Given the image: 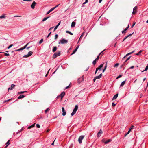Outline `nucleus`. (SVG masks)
<instances>
[{
  "mask_svg": "<svg viewBox=\"0 0 148 148\" xmlns=\"http://www.w3.org/2000/svg\"><path fill=\"white\" fill-rule=\"evenodd\" d=\"M78 108V106L77 105H76L75 107V108L73 110V112L76 113L77 111V110Z\"/></svg>",
  "mask_w": 148,
  "mask_h": 148,
  "instance_id": "6e6552de",
  "label": "nucleus"
},
{
  "mask_svg": "<svg viewBox=\"0 0 148 148\" xmlns=\"http://www.w3.org/2000/svg\"><path fill=\"white\" fill-rule=\"evenodd\" d=\"M52 11V9H51V8L49 10L47 13L46 14L47 15L49 14Z\"/></svg>",
  "mask_w": 148,
  "mask_h": 148,
  "instance_id": "393cba45",
  "label": "nucleus"
},
{
  "mask_svg": "<svg viewBox=\"0 0 148 148\" xmlns=\"http://www.w3.org/2000/svg\"><path fill=\"white\" fill-rule=\"evenodd\" d=\"M79 47V46H77V47L75 49V50H74L73 53L71 54V55H72L74 53H75L77 51V50L78 49Z\"/></svg>",
  "mask_w": 148,
  "mask_h": 148,
  "instance_id": "9b49d317",
  "label": "nucleus"
},
{
  "mask_svg": "<svg viewBox=\"0 0 148 148\" xmlns=\"http://www.w3.org/2000/svg\"><path fill=\"white\" fill-rule=\"evenodd\" d=\"M56 8V7H54L52 8H51V9H52V11L54 9H55Z\"/></svg>",
  "mask_w": 148,
  "mask_h": 148,
  "instance_id": "680f3d73",
  "label": "nucleus"
},
{
  "mask_svg": "<svg viewBox=\"0 0 148 148\" xmlns=\"http://www.w3.org/2000/svg\"><path fill=\"white\" fill-rule=\"evenodd\" d=\"M24 49L23 48V47H22V48H21L18 49H16V50H15V51H21V50H23Z\"/></svg>",
  "mask_w": 148,
  "mask_h": 148,
  "instance_id": "6ab92c4d",
  "label": "nucleus"
},
{
  "mask_svg": "<svg viewBox=\"0 0 148 148\" xmlns=\"http://www.w3.org/2000/svg\"><path fill=\"white\" fill-rule=\"evenodd\" d=\"M75 113L73 112H72L71 113V116H73L75 114Z\"/></svg>",
  "mask_w": 148,
  "mask_h": 148,
  "instance_id": "8fccbe9b",
  "label": "nucleus"
},
{
  "mask_svg": "<svg viewBox=\"0 0 148 148\" xmlns=\"http://www.w3.org/2000/svg\"><path fill=\"white\" fill-rule=\"evenodd\" d=\"M84 35V33H83L82 34H81V36H80V38L78 42H79V41L80 38H81L83 37V36Z\"/></svg>",
  "mask_w": 148,
  "mask_h": 148,
  "instance_id": "cd10ccee",
  "label": "nucleus"
},
{
  "mask_svg": "<svg viewBox=\"0 0 148 148\" xmlns=\"http://www.w3.org/2000/svg\"><path fill=\"white\" fill-rule=\"evenodd\" d=\"M122 76V75H119V76H118V77H117V78H120Z\"/></svg>",
  "mask_w": 148,
  "mask_h": 148,
  "instance_id": "bf43d9fd",
  "label": "nucleus"
},
{
  "mask_svg": "<svg viewBox=\"0 0 148 148\" xmlns=\"http://www.w3.org/2000/svg\"><path fill=\"white\" fill-rule=\"evenodd\" d=\"M134 126L133 125H132L130 128V130H132L134 128Z\"/></svg>",
  "mask_w": 148,
  "mask_h": 148,
  "instance_id": "c03bdc74",
  "label": "nucleus"
},
{
  "mask_svg": "<svg viewBox=\"0 0 148 148\" xmlns=\"http://www.w3.org/2000/svg\"><path fill=\"white\" fill-rule=\"evenodd\" d=\"M60 51L55 53L53 56V58H56L57 57L60 56Z\"/></svg>",
  "mask_w": 148,
  "mask_h": 148,
  "instance_id": "f257e3e1",
  "label": "nucleus"
},
{
  "mask_svg": "<svg viewBox=\"0 0 148 148\" xmlns=\"http://www.w3.org/2000/svg\"><path fill=\"white\" fill-rule=\"evenodd\" d=\"M13 46V44H11L8 47H7V49H10V48L12 46Z\"/></svg>",
  "mask_w": 148,
  "mask_h": 148,
  "instance_id": "4c0bfd02",
  "label": "nucleus"
},
{
  "mask_svg": "<svg viewBox=\"0 0 148 148\" xmlns=\"http://www.w3.org/2000/svg\"><path fill=\"white\" fill-rule=\"evenodd\" d=\"M102 133V131L101 130H100L97 133V136L98 137L100 136L101 134Z\"/></svg>",
  "mask_w": 148,
  "mask_h": 148,
  "instance_id": "9d476101",
  "label": "nucleus"
},
{
  "mask_svg": "<svg viewBox=\"0 0 148 148\" xmlns=\"http://www.w3.org/2000/svg\"><path fill=\"white\" fill-rule=\"evenodd\" d=\"M62 115L63 116H64L66 115V112L65 110L64 107L62 108Z\"/></svg>",
  "mask_w": 148,
  "mask_h": 148,
  "instance_id": "1a4fd4ad",
  "label": "nucleus"
},
{
  "mask_svg": "<svg viewBox=\"0 0 148 148\" xmlns=\"http://www.w3.org/2000/svg\"><path fill=\"white\" fill-rule=\"evenodd\" d=\"M118 94H116L114 95L112 98V100H114L116 99L118 96Z\"/></svg>",
  "mask_w": 148,
  "mask_h": 148,
  "instance_id": "4468645a",
  "label": "nucleus"
},
{
  "mask_svg": "<svg viewBox=\"0 0 148 148\" xmlns=\"http://www.w3.org/2000/svg\"><path fill=\"white\" fill-rule=\"evenodd\" d=\"M125 83V81H123L121 83V84L120 86H123Z\"/></svg>",
  "mask_w": 148,
  "mask_h": 148,
  "instance_id": "412c9836",
  "label": "nucleus"
},
{
  "mask_svg": "<svg viewBox=\"0 0 148 148\" xmlns=\"http://www.w3.org/2000/svg\"><path fill=\"white\" fill-rule=\"evenodd\" d=\"M102 73L100 74L99 76H97L95 77V79H99L102 76Z\"/></svg>",
  "mask_w": 148,
  "mask_h": 148,
  "instance_id": "2eb2a0df",
  "label": "nucleus"
},
{
  "mask_svg": "<svg viewBox=\"0 0 148 148\" xmlns=\"http://www.w3.org/2000/svg\"><path fill=\"white\" fill-rule=\"evenodd\" d=\"M22 130H23V129L22 128L20 130H18V132H17L16 133V134H18V133H19L20 132H21Z\"/></svg>",
  "mask_w": 148,
  "mask_h": 148,
  "instance_id": "e433bc0d",
  "label": "nucleus"
},
{
  "mask_svg": "<svg viewBox=\"0 0 148 148\" xmlns=\"http://www.w3.org/2000/svg\"><path fill=\"white\" fill-rule=\"evenodd\" d=\"M36 127L38 128H39L40 127V125L39 124H36Z\"/></svg>",
  "mask_w": 148,
  "mask_h": 148,
  "instance_id": "49530a36",
  "label": "nucleus"
},
{
  "mask_svg": "<svg viewBox=\"0 0 148 148\" xmlns=\"http://www.w3.org/2000/svg\"><path fill=\"white\" fill-rule=\"evenodd\" d=\"M57 49V47L56 46L53 47V49H52V51L54 52L56 51Z\"/></svg>",
  "mask_w": 148,
  "mask_h": 148,
  "instance_id": "f3484780",
  "label": "nucleus"
},
{
  "mask_svg": "<svg viewBox=\"0 0 148 148\" xmlns=\"http://www.w3.org/2000/svg\"><path fill=\"white\" fill-rule=\"evenodd\" d=\"M103 64H101L99 66L98 68L99 69V71L101 70V69L103 67Z\"/></svg>",
  "mask_w": 148,
  "mask_h": 148,
  "instance_id": "a211bd4d",
  "label": "nucleus"
},
{
  "mask_svg": "<svg viewBox=\"0 0 148 148\" xmlns=\"http://www.w3.org/2000/svg\"><path fill=\"white\" fill-rule=\"evenodd\" d=\"M66 33L69 34H70L71 35H73V33H71V32H70L69 31H66Z\"/></svg>",
  "mask_w": 148,
  "mask_h": 148,
  "instance_id": "a878e982",
  "label": "nucleus"
},
{
  "mask_svg": "<svg viewBox=\"0 0 148 148\" xmlns=\"http://www.w3.org/2000/svg\"><path fill=\"white\" fill-rule=\"evenodd\" d=\"M3 53H4V55H5V56H9L10 55L9 54H8V53H4V52H3Z\"/></svg>",
  "mask_w": 148,
  "mask_h": 148,
  "instance_id": "37998d69",
  "label": "nucleus"
},
{
  "mask_svg": "<svg viewBox=\"0 0 148 148\" xmlns=\"http://www.w3.org/2000/svg\"><path fill=\"white\" fill-rule=\"evenodd\" d=\"M10 140L8 141L6 143V144L7 145L5 147V148L8 145H9L10 144V143L9 142Z\"/></svg>",
  "mask_w": 148,
  "mask_h": 148,
  "instance_id": "c756f323",
  "label": "nucleus"
},
{
  "mask_svg": "<svg viewBox=\"0 0 148 148\" xmlns=\"http://www.w3.org/2000/svg\"><path fill=\"white\" fill-rule=\"evenodd\" d=\"M65 92H62L58 96H57V98H58L59 97H60L61 98V99H62L63 97L65 95Z\"/></svg>",
  "mask_w": 148,
  "mask_h": 148,
  "instance_id": "20e7f679",
  "label": "nucleus"
},
{
  "mask_svg": "<svg viewBox=\"0 0 148 148\" xmlns=\"http://www.w3.org/2000/svg\"><path fill=\"white\" fill-rule=\"evenodd\" d=\"M51 32H50L49 34H48V35L47 36V38H48L49 37V36L51 34Z\"/></svg>",
  "mask_w": 148,
  "mask_h": 148,
  "instance_id": "3c124183",
  "label": "nucleus"
},
{
  "mask_svg": "<svg viewBox=\"0 0 148 148\" xmlns=\"http://www.w3.org/2000/svg\"><path fill=\"white\" fill-rule=\"evenodd\" d=\"M84 78L83 77V76L80 78L78 79V82L79 83V84L81 82L84 81Z\"/></svg>",
  "mask_w": 148,
  "mask_h": 148,
  "instance_id": "423d86ee",
  "label": "nucleus"
},
{
  "mask_svg": "<svg viewBox=\"0 0 148 148\" xmlns=\"http://www.w3.org/2000/svg\"><path fill=\"white\" fill-rule=\"evenodd\" d=\"M116 104H115L113 102L112 103V106H115Z\"/></svg>",
  "mask_w": 148,
  "mask_h": 148,
  "instance_id": "5fc2aeb1",
  "label": "nucleus"
},
{
  "mask_svg": "<svg viewBox=\"0 0 148 148\" xmlns=\"http://www.w3.org/2000/svg\"><path fill=\"white\" fill-rule=\"evenodd\" d=\"M131 54V52H130V53H128L125 56H124V57L123 58V60H124L125 59V57H126V56H128V55H129Z\"/></svg>",
  "mask_w": 148,
  "mask_h": 148,
  "instance_id": "5701e85b",
  "label": "nucleus"
},
{
  "mask_svg": "<svg viewBox=\"0 0 148 148\" xmlns=\"http://www.w3.org/2000/svg\"><path fill=\"white\" fill-rule=\"evenodd\" d=\"M88 3V2H87V1H85V2H84L83 3V4H86V3Z\"/></svg>",
  "mask_w": 148,
  "mask_h": 148,
  "instance_id": "338daca9",
  "label": "nucleus"
},
{
  "mask_svg": "<svg viewBox=\"0 0 148 148\" xmlns=\"http://www.w3.org/2000/svg\"><path fill=\"white\" fill-rule=\"evenodd\" d=\"M131 56H130L124 62V63H125L128 60H129L130 59Z\"/></svg>",
  "mask_w": 148,
  "mask_h": 148,
  "instance_id": "a19ab883",
  "label": "nucleus"
},
{
  "mask_svg": "<svg viewBox=\"0 0 148 148\" xmlns=\"http://www.w3.org/2000/svg\"><path fill=\"white\" fill-rule=\"evenodd\" d=\"M137 7L136 6L135 7L133 8V11L132 13L133 14H135L136 13V12H137Z\"/></svg>",
  "mask_w": 148,
  "mask_h": 148,
  "instance_id": "0eeeda50",
  "label": "nucleus"
},
{
  "mask_svg": "<svg viewBox=\"0 0 148 148\" xmlns=\"http://www.w3.org/2000/svg\"><path fill=\"white\" fill-rule=\"evenodd\" d=\"M29 43H27L24 47H23V48L24 49H25V48H26V47L28 45Z\"/></svg>",
  "mask_w": 148,
  "mask_h": 148,
  "instance_id": "ea45409f",
  "label": "nucleus"
},
{
  "mask_svg": "<svg viewBox=\"0 0 148 148\" xmlns=\"http://www.w3.org/2000/svg\"><path fill=\"white\" fill-rule=\"evenodd\" d=\"M58 26H57V25H56L55 27L54 28V31H55L57 29V28L58 27Z\"/></svg>",
  "mask_w": 148,
  "mask_h": 148,
  "instance_id": "864d4df0",
  "label": "nucleus"
},
{
  "mask_svg": "<svg viewBox=\"0 0 148 148\" xmlns=\"http://www.w3.org/2000/svg\"><path fill=\"white\" fill-rule=\"evenodd\" d=\"M27 91H21L19 92H18V94H23V93H25V92H27Z\"/></svg>",
  "mask_w": 148,
  "mask_h": 148,
  "instance_id": "473e14b6",
  "label": "nucleus"
},
{
  "mask_svg": "<svg viewBox=\"0 0 148 148\" xmlns=\"http://www.w3.org/2000/svg\"><path fill=\"white\" fill-rule=\"evenodd\" d=\"M49 17H45V18H44L42 20V22H44L47 19H48L49 18Z\"/></svg>",
  "mask_w": 148,
  "mask_h": 148,
  "instance_id": "4be33fe9",
  "label": "nucleus"
},
{
  "mask_svg": "<svg viewBox=\"0 0 148 148\" xmlns=\"http://www.w3.org/2000/svg\"><path fill=\"white\" fill-rule=\"evenodd\" d=\"M5 16L4 15H3L1 16H0V19H2L3 18H4L5 17Z\"/></svg>",
  "mask_w": 148,
  "mask_h": 148,
  "instance_id": "7c9ffc66",
  "label": "nucleus"
},
{
  "mask_svg": "<svg viewBox=\"0 0 148 148\" xmlns=\"http://www.w3.org/2000/svg\"><path fill=\"white\" fill-rule=\"evenodd\" d=\"M84 136H85L84 135H81L79 137L78 139V141L79 143L81 144L82 143V140L83 139Z\"/></svg>",
  "mask_w": 148,
  "mask_h": 148,
  "instance_id": "f03ea898",
  "label": "nucleus"
},
{
  "mask_svg": "<svg viewBox=\"0 0 148 148\" xmlns=\"http://www.w3.org/2000/svg\"><path fill=\"white\" fill-rule=\"evenodd\" d=\"M130 131H131V130H129V131H128V132H127V134H125V136H126L128 134L130 133Z\"/></svg>",
  "mask_w": 148,
  "mask_h": 148,
  "instance_id": "09e8293b",
  "label": "nucleus"
},
{
  "mask_svg": "<svg viewBox=\"0 0 148 148\" xmlns=\"http://www.w3.org/2000/svg\"><path fill=\"white\" fill-rule=\"evenodd\" d=\"M68 42L67 40H65L64 39H62L60 40V43L62 44L66 43Z\"/></svg>",
  "mask_w": 148,
  "mask_h": 148,
  "instance_id": "7ed1b4c3",
  "label": "nucleus"
},
{
  "mask_svg": "<svg viewBox=\"0 0 148 148\" xmlns=\"http://www.w3.org/2000/svg\"><path fill=\"white\" fill-rule=\"evenodd\" d=\"M129 25H128L127 27L124 30H125V31H126L129 28Z\"/></svg>",
  "mask_w": 148,
  "mask_h": 148,
  "instance_id": "79ce46f5",
  "label": "nucleus"
},
{
  "mask_svg": "<svg viewBox=\"0 0 148 148\" xmlns=\"http://www.w3.org/2000/svg\"><path fill=\"white\" fill-rule=\"evenodd\" d=\"M128 37V36H126L123 39V41H124Z\"/></svg>",
  "mask_w": 148,
  "mask_h": 148,
  "instance_id": "603ef678",
  "label": "nucleus"
},
{
  "mask_svg": "<svg viewBox=\"0 0 148 148\" xmlns=\"http://www.w3.org/2000/svg\"><path fill=\"white\" fill-rule=\"evenodd\" d=\"M58 34H56L55 35V40L56 39L58 38Z\"/></svg>",
  "mask_w": 148,
  "mask_h": 148,
  "instance_id": "a18cd8bd",
  "label": "nucleus"
},
{
  "mask_svg": "<svg viewBox=\"0 0 148 148\" xmlns=\"http://www.w3.org/2000/svg\"><path fill=\"white\" fill-rule=\"evenodd\" d=\"M15 86V85L14 84H12L11 88H8V90H12Z\"/></svg>",
  "mask_w": 148,
  "mask_h": 148,
  "instance_id": "f8f14e48",
  "label": "nucleus"
},
{
  "mask_svg": "<svg viewBox=\"0 0 148 148\" xmlns=\"http://www.w3.org/2000/svg\"><path fill=\"white\" fill-rule=\"evenodd\" d=\"M112 140L111 139H108L105 142H104V143L105 144H107L108 143L111 142L112 141Z\"/></svg>",
  "mask_w": 148,
  "mask_h": 148,
  "instance_id": "dca6fc26",
  "label": "nucleus"
},
{
  "mask_svg": "<svg viewBox=\"0 0 148 148\" xmlns=\"http://www.w3.org/2000/svg\"><path fill=\"white\" fill-rule=\"evenodd\" d=\"M29 57V56L28 55V54L25 55L23 56V57L24 58H27Z\"/></svg>",
  "mask_w": 148,
  "mask_h": 148,
  "instance_id": "58836bf2",
  "label": "nucleus"
},
{
  "mask_svg": "<svg viewBox=\"0 0 148 148\" xmlns=\"http://www.w3.org/2000/svg\"><path fill=\"white\" fill-rule=\"evenodd\" d=\"M99 56L100 55H99L97 57V58L96 59V60H98L99 59Z\"/></svg>",
  "mask_w": 148,
  "mask_h": 148,
  "instance_id": "6e6d98bb",
  "label": "nucleus"
},
{
  "mask_svg": "<svg viewBox=\"0 0 148 148\" xmlns=\"http://www.w3.org/2000/svg\"><path fill=\"white\" fill-rule=\"evenodd\" d=\"M119 64L118 63H116L114 65V67H117L119 66Z\"/></svg>",
  "mask_w": 148,
  "mask_h": 148,
  "instance_id": "de8ad7c7",
  "label": "nucleus"
},
{
  "mask_svg": "<svg viewBox=\"0 0 148 148\" xmlns=\"http://www.w3.org/2000/svg\"><path fill=\"white\" fill-rule=\"evenodd\" d=\"M135 24H136L135 23H133V24L132 25V26L131 27H132V28L135 25Z\"/></svg>",
  "mask_w": 148,
  "mask_h": 148,
  "instance_id": "4d7b16f0",
  "label": "nucleus"
},
{
  "mask_svg": "<svg viewBox=\"0 0 148 148\" xmlns=\"http://www.w3.org/2000/svg\"><path fill=\"white\" fill-rule=\"evenodd\" d=\"M60 22L59 23H58L57 25L58 27L60 25Z\"/></svg>",
  "mask_w": 148,
  "mask_h": 148,
  "instance_id": "774afa93",
  "label": "nucleus"
},
{
  "mask_svg": "<svg viewBox=\"0 0 148 148\" xmlns=\"http://www.w3.org/2000/svg\"><path fill=\"white\" fill-rule=\"evenodd\" d=\"M33 53V52L32 51H30L28 53V55L30 56L32 55Z\"/></svg>",
  "mask_w": 148,
  "mask_h": 148,
  "instance_id": "b1692460",
  "label": "nucleus"
},
{
  "mask_svg": "<svg viewBox=\"0 0 148 148\" xmlns=\"http://www.w3.org/2000/svg\"><path fill=\"white\" fill-rule=\"evenodd\" d=\"M23 1H31L32 0H23Z\"/></svg>",
  "mask_w": 148,
  "mask_h": 148,
  "instance_id": "052dcab7",
  "label": "nucleus"
},
{
  "mask_svg": "<svg viewBox=\"0 0 148 148\" xmlns=\"http://www.w3.org/2000/svg\"><path fill=\"white\" fill-rule=\"evenodd\" d=\"M53 28V27H51L49 29V31H50V30H51V29H52Z\"/></svg>",
  "mask_w": 148,
  "mask_h": 148,
  "instance_id": "e2e57ef3",
  "label": "nucleus"
},
{
  "mask_svg": "<svg viewBox=\"0 0 148 148\" xmlns=\"http://www.w3.org/2000/svg\"><path fill=\"white\" fill-rule=\"evenodd\" d=\"M126 32V31L124 30L123 31H122V33H123V34H124V33H125Z\"/></svg>",
  "mask_w": 148,
  "mask_h": 148,
  "instance_id": "13d9d810",
  "label": "nucleus"
},
{
  "mask_svg": "<svg viewBox=\"0 0 148 148\" xmlns=\"http://www.w3.org/2000/svg\"><path fill=\"white\" fill-rule=\"evenodd\" d=\"M25 96L23 95H20L19 96H18V99H20L22 98H23Z\"/></svg>",
  "mask_w": 148,
  "mask_h": 148,
  "instance_id": "ddd939ff",
  "label": "nucleus"
},
{
  "mask_svg": "<svg viewBox=\"0 0 148 148\" xmlns=\"http://www.w3.org/2000/svg\"><path fill=\"white\" fill-rule=\"evenodd\" d=\"M49 110V108H47L45 110V113H47V112Z\"/></svg>",
  "mask_w": 148,
  "mask_h": 148,
  "instance_id": "f704fd0d",
  "label": "nucleus"
},
{
  "mask_svg": "<svg viewBox=\"0 0 148 148\" xmlns=\"http://www.w3.org/2000/svg\"><path fill=\"white\" fill-rule=\"evenodd\" d=\"M34 126V124H33V125H31V126H30L28 127V129H30L31 128L33 127Z\"/></svg>",
  "mask_w": 148,
  "mask_h": 148,
  "instance_id": "2f4dec72",
  "label": "nucleus"
},
{
  "mask_svg": "<svg viewBox=\"0 0 148 148\" xmlns=\"http://www.w3.org/2000/svg\"><path fill=\"white\" fill-rule=\"evenodd\" d=\"M75 23L74 22H73L72 23L71 27H74L75 26Z\"/></svg>",
  "mask_w": 148,
  "mask_h": 148,
  "instance_id": "aec40b11",
  "label": "nucleus"
},
{
  "mask_svg": "<svg viewBox=\"0 0 148 148\" xmlns=\"http://www.w3.org/2000/svg\"><path fill=\"white\" fill-rule=\"evenodd\" d=\"M133 33L130 34L129 35H128L127 36H128V37H129V36H131L133 34Z\"/></svg>",
  "mask_w": 148,
  "mask_h": 148,
  "instance_id": "69168bd1",
  "label": "nucleus"
},
{
  "mask_svg": "<svg viewBox=\"0 0 148 148\" xmlns=\"http://www.w3.org/2000/svg\"><path fill=\"white\" fill-rule=\"evenodd\" d=\"M142 52V50H140L136 54L137 55H141V53Z\"/></svg>",
  "mask_w": 148,
  "mask_h": 148,
  "instance_id": "bb28decb",
  "label": "nucleus"
},
{
  "mask_svg": "<svg viewBox=\"0 0 148 148\" xmlns=\"http://www.w3.org/2000/svg\"><path fill=\"white\" fill-rule=\"evenodd\" d=\"M148 69V65H147V66H146V68H145V69L142 72H143L144 71H147Z\"/></svg>",
  "mask_w": 148,
  "mask_h": 148,
  "instance_id": "c9c22d12",
  "label": "nucleus"
},
{
  "mask_svg": "<svg viewBox=\"0 0 148 148\" xmlns=\"http://www.w3.org/2000/svg\"><path fill=\"white\" fill-rule=\"evenodd\" d=\"M43 41V39H41L39 42V44H40L42 43Z\"/></svg>",
  "mask_w": 148,
  "mask_h": 148,
  "instance_id": "72a5a7b5",
  "label": "nucleus"
},
{
  "mask_svg": "<svg viewBox=\"0 0 148 148\" xmlns=\"http://www.w3.org/2000/svg\"><path fill=\"white\" fill-rule=\"evenodd\" d=\"M96 59H95L92 62V64L94 65H95L96 64Z\"/></svg>",
  "mask_w": 148,
  "mask_h": 148,
  "instance_id": "c85d7f7f",
  "label": "nucleus"
},
{
  "mask_svg": "<svg viewBox=\"0 0 148 148\" xmlns=\"http://www.w3.org/2000/svg\"><path fill=\"white\" fill-rule=\"evenodd\" d=\"M133 33L130 34L129 35H128L127 36H128V37H129V36H131L133 34Z\"/></svg>",
  "mask_w": 148,
  "mask_h": 148,
  "instance_id": "0e129e2a",
  "label": "nucleus"
},
{
  "mask_svg": "<svg viewBox=\"0 0 148 148\" xmlns=\"http://www.w3.org/2000/svg\"><path fill=\"white\" fill-rule=\"evenodd\" d=\"M36 4V3L34 1L31 5V8L33 9H34L35 7Z\"/></svg>",
  "mask_w": 148,
  "mask_h": 148,
  "instance_id": "39448f33",
  "label": "nucleus"
}]
</instances>
